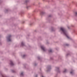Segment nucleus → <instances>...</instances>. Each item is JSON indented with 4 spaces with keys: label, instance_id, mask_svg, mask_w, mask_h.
<instances>
[{
    "label": "nucleus",
    "instance_id": "nucleus-22",
    "mask_svg": "<svg viewBox=\"0 0 77 77\" xmlns=\"http://www.w3.org/2000/svg\"><path fill=\"white\" fill-rule=\"evenodd\" d=\"M51 17V16H49V17Z\"/></svg>",
    "mask_w": 77,
    "mask_h": 77
},
{
    "label": "nucleus",
    "instance_id": "nucleus-13",
    "mask_svg": "<svg viewBox=\"0 0 77 77\" xmlns=\"http://www.w3.org/2000/svg\"><path fill=\"white\" fill-rule=\"evenodd\" d=\"M41 14H43V12H42L41 13Z\"/></svg>",
    "mask_w": 77,
    "mask_h": 77
},
{
    "label": "nucleus",
    "instance_id": "nucleus-8",
    "mask_svg": "<svg viewBox=\"0 0 77 77\" xmlns=\"http://www.w3.org/2000/svg\"><path fill=\"white\" fill-rule=\"evenodd\" d=\"M23 72H22L21 74V75L22 76H23Z\"/></svg>",
    "mask_w": 77,
    "mask_h": 77
},
{
    "label": "nucleus",
    "instance_id": "nucleus-18",
    "mask_svg": "<svg viewBox=\"0 0 77 77\" xmlns=\"http://www.w3.org/2000/svg\"><path fill=\"white\" fill-rule=\"evenodd\" d=\"M26 56V55H23V57H24V56Z\"/></svg>",
    "mask_w": 77,
    "mask_h": 77
},
{
    "label": "nucleus",
    "instance_id": "nucleus-20",
    "mask_svg": "<svg viewBox=\"0 0 77 77\" xmlns=\"http://www.w3.org/2000/svg\"><path fill=\"white\" fill-rule=\"evenodd\" d=\"M26 8L27 9H28V7H27Z\"/></svg>",
    "mask_w": 77,
    "mask_h": 77
},
{
    "label": "nucleus",
    "instance_id": "nucleus-17",
    "mask_svg": "<svg viewBox=\"0 0 77 77\" xmlns=\"http://www.w3.org/2000/svg\"><path fill=\"white\" fill-rule=\"evenodd\" d=\"M75 14L76 15H77V12L75 13Z\"/></svg>",
    "mask_w": 77,
    "mask_h": 77
},
{
    "label": "nucleus",
    "instance_id": "nucleus-15",
    "mask_svg": "<svg viewBox=\"0 0 77 77\" xmlns=\"http://www.w3.org/2000/svg\"><path fill=\"white\" fill-rule=\"evenodd\" d=\"M66 45H67V46H68V45H69L68 44H67Z\"/></svg>",
    "mask_w": 77,
    "mask_h": 77
},
{
    "label": "nucleus",
    "instance_id": "nucleus-1",
    "mask_svg": "<svg viewBox=\"0 0 77 77\" xmlns=\"http://www.w3.org/2000/svg\"><path fill=\"white\" fill-rule=\"evenodd\" d=\"M60 30L62 31L63 34H64L66 36L68 39H69L70 38V37H69L68 36V34H67L66 32V31H65V29L61 27L60 28Z\"/></svg>",
    "mask_w": 77,
    "mask_h": 77
},
{
    "label": "nucleus",
    "instance_id": "nucleus-11",
    "mask_svg": "<svg viewBox=\"0 0 77 77\" xmlns=\"http://www.w3.org/2000/svg\"><path fill=\"white\" fill-rule=\"evenodd\" d=\"M49 52H50L51 53V52H52V50L51 49H50V50H49Z\"/></svg>",
    "mask_w": 77,
    "mask_h": 77
},
{
    "label": "nucleus",
    "instance_id": "nucleus-9",
    "mask_svg": "<svg viewBox=\"0 0 77 77\" xmlns=\"http://www.w3.org/2000/svg\"><path fill=\"white\" fill-rule=\"evenodd\" d=\"M3 1L2 0H0V4L2 3Z\"/></svg>",
    "mask_w": 77,
    "mask_h": 77
},
{
    "label": "nucleus",
    "instance_id": "nucleus-19",
    "mask_svg": "<svg viewBox=\"0 0 77 77\" xmlns=\"http://www.w3.org/2000/svg\"><path fill=\"white\" fill-rule=\"evenodd\" d=\"M27 2H28V1H26V3H27Z\"/></svg>",
    "mask_w": 77,
    "mask_h": 77
},
{
    "label": "nucleus",
    "instance_id": "nucleus-12",
    "mask_svg": "<svg viewBox=\"0 0 77 77\" xmlns=\"http://www.w3.org/2000/svg\"><path fill=\"white\" fill-rule=\"evenodd\" d=\"M73 73V72H70V74H72Z\"/></svg>",
    "mask_w": 77,
    "mask_h": 77
},
{
    "label": "nucleus",
    "instance_id": "nucleus-21",
    "mask_svg": "<svg viewBox=\"0 0 77 77\" xmlns=\"http://www.w3.org/2000/svg\"><path fill=\"white\" fill-rule=\"evenodd\" d=\"M24 23V22H23V23Z\"/></svg>",
    "mask_w": 77,
    "mask_h": 77
},
{
    "label": "nucleus",
    "instance_id": "nucleus-6",
    "mask_svg": "<svg viewBox=\"0 0 77 77\" xmlns=\"http://www.w3.org/2000/svg\"><path fill=\"white\" fill-rule=\"evenodd\" d=\"M11 71L12 72H13V73H15V72H15V71H14V70H11Z\"/></svg>",
    "mask_w": 77,
    "mask_h": 77
},
{
    "label": "nucleus",
    "instance_id": "nucleus-5",
    "mask_svg": "<svg viewBox=\"0 0 77 77\" xmlns=\"http://www.w3.org/2000/svg\"><path fill=\"white\" fill-rule=\"evenodd\" d=\"M41 48L42 50H43V51H45V48H44V46H42L41 47Z\"/></svg>",
    "mask_w": 77,
    "mask_h": 77
},
{
    "label": "nucleus",
    "instance_id": "nucleus-10",
    "mask_svg": "<svg viewBox=\"0 0 77 77\" xmlns=\"http://www.w3.org/2000/svg\"><path fill=\"white\" fill-rule=\"evenodd\" d=\"M66 72V69H64V71H63V72Z\"/></svg>",
    "mask_w": 77,
    "mask_h": 77
},
{
    "label": "nucleus",
    "instance_id": "nucleus-16",
    "mask_svg": "<svg viewBox=\"0 0 77 77\" xmlns=\"http://www.w3.org/2000/svg\"><path fill=\"white\" fill-rule=\"evenodd\" d=\"M14 54H15V53H13V55H14Z\"/></svg>",
    "mask_w": 77,
    "mask_h": 77
},
{
    "label": "nucleus",
    "instance_id": "nucleus-23",
    "mask_svg": "<svg viewBox=\"0 0 77 77\" xmlns=\"http://www.w3.org/2000/svg\"><path fill=\"white\" fill-rule=\"evenodd\" d=\"M18 63L19 64V62Z\"/></svg>",
    "mask_w": 77,
    "mask_h": 77
},
{
    "label": "nucleus",
    "instance_id": "nucleus-3",
    "mask_svg": "<svg viewBox=\"0 0 77 77\" xmlns=\"http://www.w3.org/2000/svg\"><path fill=\"white\" fill-rule=\"evenodd\" d=\"M10 11V10L9 9H5L4 11L5 12V13H8V12Z\"/></svg>",
    "mask_w": 77,
    "mask_h": 77
},
{
    "label": "nucleus",
    "instance_id": "nucleus-24",
    "mask_svg": "<svg viewBox=\"0 0 77 77\" xmlns=\"http://www.w3.org/2000/svg\"><path fill=\"white\" fill-rule=\"evenodd\" d=\"M12 77H14V76H12Z\"/></svg>",
    "mask_w": 77,
    "mask_h": 77
},
{
    "label": "nucleus",
    "instance_id": "nucleus-2",
    "mask_svg": "<svg viewBox=\"0 0 77 77\" xmlns=\"http://www.w3.org/2000/svg\"><path fill=\"white\" fill-rule=\"evenodd\" d=\"M11 35H8L7 37V41L8 42H11Z\"/></svg>",
    "mask_w": 77,
    "mask_h": 77
},
{
    "label": "nucleus",
    "instance_id": "nucleus-14",
    "mask_svg": "<svg viewBox=\"0 0 77 77\" xmlns=\"http://www.w3.org/2000/svg\"><path fill=\"white\" fill-rule=\"evenodd\" d=\"M0 45H2V43H1V42H0Z\"/></svg>",
    "mask_w": 77,
    "mask_h": 77
},
{
    "label": "nucleus",
    "instance_id": "nucleus-4",
    "mask_svg": "<svg viewBox=\"0 0 77 77\" xmlns=\"http://www.w3.org/2000/svg\"><path fill=\"white\" fill-rule=\"evenodd\" d=\"M10 65L11 66H14V63H13V62H12V61L10 60Z\"/></svg>",
    "mask_w": 77,
    "mask_h": 77
},
{
    "label": "nucleus",
    "instance_id": "nucleus-7",
    "mask_svg": "<svg viewBox=\"0 0 77 77\" xmlns=\"http://www.w3.org/2000/svg\"><path fill=\"white\" fill-rule=\"evenodd\" d=\"M21 45L22 46H24V44L23 42H22L21 43Z\"/></svg>",
    "mask_w": 77,
    "mask_h": 77
}]
</instances>
